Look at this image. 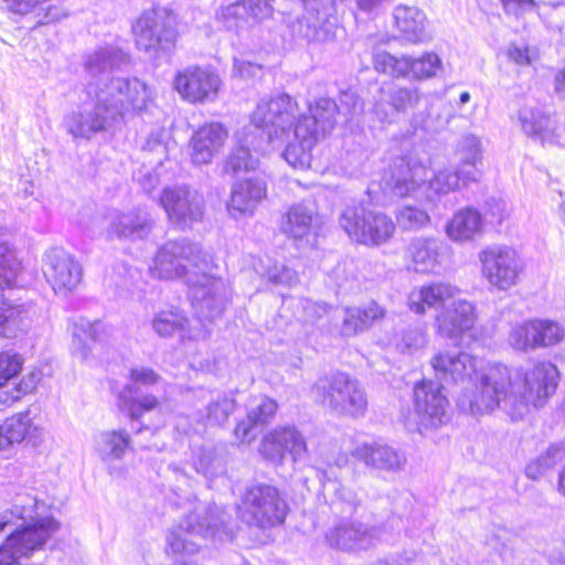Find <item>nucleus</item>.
<instances>
[{
    "label": "nucleus",
    "mask_w": 565,
    "mask_h": 565,
    "mask_svg": "<svg viewBox=\"0 0 565 565\" xmlns=\"http://www.w3.org/2000/svg\"><path fill=\"white\" fill-rule=\"evenodd\" d=\"M436 377L445 384H473L457 401L458 407L475 416L504 412L512 420L523 419L531 407H541L557 387L558 371L550 362L531 370L486 362L462 351L439 352L431 359Z\"/></svg>",
    "instance_id": "nucleus-1"
},
{
    "label": "nucleus",
    "mask_w": 565,
    "mask_h": 565,
    "mask_svg": "<svg viewBox=\"0 0 565 565\" xmlns=\"http://www.w3.org/2000/svg\"><path fill=\"white\" fill-rule=\"evenodd\" d=\"M129 62L128 55L119 49L105 47L88 55L85 70L96 83L87 85V94L95 104L90 109L72 111L64 118L66 131L74 139L90 140L99 132L116 127L128 113L146 108L150 99L148 86L138 78H108L107 74Z\"/></svg>",
    "instance_id": "nucleus-2"
},
{
    "label": "nucleus",
    "mask_w": 565,
    "mask_h": 565,
    "mask_svg": "<svg viewBox=\"0 0 565 565\" xmlns=\"http://www.w3.org/2000/svg\"><path fill=\"white\" fill-rule=\"evenodd\" d=\"M297 110L298 102L294 97L278 94L258 102L250 114V122L265 136L267 148L285 146L282 158L287 163L295 169H307L318 139L298 131Z\"/></svg>",
    "instance_id": "nucleus-3"
},
{
    "label": "nucleus",
    "mask_w": 565,
    "mask_h": 565,
    "mask_svg": "<svg viewBox=\"0 0 565 565\" xmlns=\"http://www.w3.org/2000/svg\"><path fill=\"white\" fill-rule=\"evenodd\" d=\"M45 504L33 497L20 498L10 511L0 513V533L11 523L12 518L26 524L9 535L0 546V565H13L21 557H28L52 537L60 523L52 516H44Z\"/></svg>",
    "instance_id": "nucleus-4"
},
{
    "label": "nucleus",
    "mask_w": 565,
    "mask_h": 565,
    "mask_svg": "<svg viewBox=\"0 0 565 565\" xmlns=\"http://www.w3.org/2000/svg\"><path fill=\"white\" fill-rule=\"evenodd\" d=\"M226 512L207 503H198L194 510L186 514L180 524L170 531L167 537L171 553L175 555H191L198 551L199 544L193 537H211L217 541L233 539L227 526Z\"/></svg>",
    "instance_id": "nucleus-5"
},
{
    "label": "nucleus",
    "mask_w": 565,
    "mask_h": 565,
    "mask_svg": "<svg viewBox=\"0 0 565 565\" xmlns=\"http://www.w3.org/2000/svg\"><path fill=\"white\" fill-rule=\"evenodd\" d=\"M209 255L202 247L188 238L166 242L156 253L149 267L152 277L162 280L183 279L193 271L206 268Z\"/></svg>",
    "instance_id": "nucleus-6"
},
{
    "label": "nucleus",
    "mask_w": 565,
    "mask_h": 565,
    "mask_svg": "<svg viewBox=\"0 0 565 565\" xmlns=\"http://www.w3.org/2000/svg\"><path fill=\"white\" fill-rule=\"evenodd\" d=\"M312 392L320 403L342 415H364L367 398L360 382L347 373L338 372L317 380Z\"/></svg>",
    "instance_id": "nucleus-7"
},
{
    "label": "nucleus",
    "mask_w": 565,
    "mask_h": 565,
    "mask_svg": "<svg viewBox=\"0 0 565 565\" xmlns=\"http://www.w3.org/2000/svg\"><path fill=\"white\" fill-rule=\"evenodd\" d=\"M288 507L277 488L257 483L248 487L238 504L241 519L249 525L260 529L281 524Z\"/></svg>",
    "instance_id": "nucleus-8"
},
{
    "label": "nucleus",
    "mask_w": 565,
    "mask_h": 565,
    "mask_svg": "<svg viewBox=\"0 0 565 565\" xmlns=\"http://www.w3.org/2000/svg\"><path fill=\"white\" fill-rule=\"evenodd\" d=\"M414 411L404 415L411 430H425L445 425L449 420V402L440 384L423 381L414 386Z\"/></svg>",
    "instance_id": "nucleus-9"
},
{
    "label": "nucleus",
    "mask_w": 565,
    "mask_h": 565,
    "mask_svg": "<svg viewBox=\"0 0 565 565\" xmlns=\"http://www.w3.org/2000/svg\"><path fill=\"white\" fill-rule=\"evenodd\" d=\"M339 224L352 241L366 246L381 245L395 232V224L386 214L367 210L363 205L345 206Z\"/></svg>",
    "instance_id": "nucleus-10"
},
{
    "label": "nucleus",
    "mask_w": 565,
    "mask_h": 565,
    "mask_svg": "<svg viewBox=\"0 0 565 565\" xmlns=\"http://www.w3.org/2000/svg\"><path fill=\"white\" fill-rule=\"evenodd\" d=\"M204 269L193 271L185 284L195 317L202 322H212L223 315L228 302L230 288L222 277Z\"/></svg>",
    "instance_id": "nucleus-11"
},
{
    "label": "nucleus",
    "mask_w": 565,
    "mask_h": 565,
    "mask_svg": "<svg viewBox=\"0 0 565 565\" xmlns=\"http://www.w3.org/2000/svg\"><path fill=\"white\" fill-rule=\"evenodd\" d=\"M482 276L500 291L516 286L525 265L520 254L507 245H493L479 253Z\"/></svg>",
    "instance_id": "nucleus-12"
},
{
    "label": "nucleus",
    "mask_w": 565,
    "mask_h": 565,
    "mask_svg": "<svg viewBox=\"0 0 565 565\" xmlns=\"http://www.w3.org/2000/svg\"><path fill=\"white\" fill-rule=\"evenodd\" d=\"M160 204L169 221L182 230L191 227L203 220L205 201L202 193L185 185H173L163 189Z\"/></svg>",
    "instance_id": "nucleus-13"
},
{
    "label": "nucleus",
    "mask_w": 565,
    "mask_h": 565,
    "mask_svg": "<svg viewBox=\"0 0 565 565\" xmlns=\"http://www.w3.org/2000/svg\"><path fill=\"white\" fill-rule=\"evenodd\" d=\"M260 454L268 461L282 465L289 456L294 463L307 459L309 450L305 435L295 425H278L262 439Z\"/></svg>",
    "instance_id": "nucleus-14"
},
{
    "label": "nucleus",
    "mask_w": 565,
    "mask_h": 565,
    "mask_svg": "<svg viewBox=\"0 0 565 565\" xmlns=\"http://www.w3.org/2000/svg\"><path fill=\"white\" fill-rule=\"evenodd\" d=\"M522 131L543 146L565 145V121L556 113L534 103L525 104L518 114Z\"/></svg>",
    "instance_id": "nucleus-15"
},
{
    "label": "nucleus",
    "mask_w": 565,
    "mask_h": 565,
    "mask_svg": "<svg viewBox=\"0 0 565 565\" xmlns=\"http://www.w3.org/2000/svg\"><path fill=\"white\" fill-rule=\"evenodd\" d=\"M222 81L211 67L198 65L179 71L173 78V87L190 103L212 102L216 98Z\"/></svg>",
    "instance_id": "nucleus-16"
},
{
    "label": "nucleus",
    "mask_w": 565,
    "mask_h": 565,
    "mask_svg": "<svg viewBox=\"0 0 565 565\" xmlns=\"http://www.w3.org/2000/svg\"><path fill=\"white\" fill-rule=\"evenodd\" d=\"M476 308L465 299L454 300L436 316L438 333L451 340H458L463 334L476 341L483 340V330L476 326Z\"/></svg>",
    "instance_id": "nucleus-17"
},
{
    "label": "nucleus",
    "mask_w": 565,
    "mask_h": 565,
    "mask_svg": "<svg viewBox=\"0 0 565 565\" xmlns=\"http://www.w3.org/2000/svg\"><path fill=\"white\" fill-rule=\"evenodd\" d=\"M380 527L360 521L345 520L335 524L326 537L329 544L342 551H362L373 547L380 541Z\"/></svg>",
    "instance_id": "nucleus-18"
},
{
    "label": "nucleus",
    "mask_w": 565,
    "mask_h": 565,
    "mask_svg": "<svg viewBox=\"0 0 565 565\" xmlns=\"http://www.w3.org/2000/svg\"><path fill=\"white\" fill-rule=\"evenodd\" d=\"M43 270L55 291L68 292L82 279L81 264L62 248H52L46 253Z\"/></svg>",
    "instance_id": "nucleus-19"
},
{
    "label": "nucleus",
    "mask_w": 565,
    "mask_h": 565,
    "mask_svg": "<svg viewBox=\"0 0 565 565\" xmlns=\"http://www.w3.org/2000/svg\"><path fill=\"white\" fill-rule=\"evenodd\" d=\"M309 114L297 110L296 124L298 131L306 136H313L317 139L330 132L342 117L339 105L331 98H319L309 105Z\"/></svg>",
    "instance_id": "nucleus-20"
},
{
    "label": "nucleus",
    "mask_w": 565,
    "mask_h": 565,
    "mask_svg": "<svg viewBox=\"0 0 565 565\" xmlns=\"http://www.w3.org/2000/svg\"><path fill=\"white\" fill-rule=\"evenodd\" d=\"M274 0H239L222 9L221 15L227 31L243 32L248 26L269 18Z\"/></svg>",
    "instance_id": "nucleus-21"
},
{
    "label": "nucleus",
    "mask_w": 565,
    "mask_h": 565,
    "mask_svg": "<svg viewBox=\"0 0 565 565\" xmlns=\"http://www.w3.org/2000/svg\"><path fill=\"white\" fill-rule=\"evenodd\" d=\"M266 195L267 183L263 178L254 177L237 181L232 186L228 213L235 218L252 216Z\"/></svg>",
    "instance_id": "nucleus-22"
},
{
    "label": "nucleus",
    "mask_w": 565,
    "mask_h": 565,
    "mask_svg": "<svg viewBox=\"0 0 565 565\" xmlns=\"http://www.w3.org/2000/svg\"><path fill=\"white\" fill-rule=\"evenodd\" d=\"M427 170L423 164H411L403 158L394 161L384 177L386 188L396 196L414 195L425 183Z\"/></svg>",
    "instance_id": "nucleus-23"
},
{
    "label": "nucleus",
    "mask_w": 565,
    "mask_h": 565,
    "mask_svg": "<svg viewBox=\"0 0 565 565\" xmlns=\"http://www.w3.org/2000/svg\"><path fill=\"white\" fill-rule=\"evenodd\" d=\"M131 29L134 35H178L185 32L178 15L171 9L159 6L142 11Z\"/></svg>",
    "instance_id": "nucleus-24"
},
{
    "label": "nucleus",
    "mask_w": 565,
    "mask_h": 565,
    "mask_svg": "<svg viewBox=\"0 0 565 565\" xmlns=\"http://www.w3.org/2000/svg\"><path fill=\"white\" fill-rule=\"evenodd\" d=\"M227 137V130L218 122L200 127L190 141L192 162L196 166L211 163L223 148Z\"/></svg>",
    "instance_id": "nucleus-25"
},
{
    "label": "nucleus",
    "mask_w": 565,
    "mask_h": 565,
    "mask_svg": "<svg viewBox=\"0 0 565 565\" xmlns=\"http://www.w3.org/2000/svg\"><path fill=\"white\" fill-rule=\"evenodd\" d=\"M107 217L109 220L107 235L110 238L143 239L152 228L150 216L140 209H134L127 213L113 211Z\"/></svg>",
    "instance_id": "nucleus-26"
},
{
    "label": "nucleus",
    "mask_w": 565,
    "mask_h": 565,
    "mask_svg": "<svg viewBox=\"0 0 565 565\" xmlns=\"http://www.w3.org/2000/svg\"><path fill=\"white\" fill-rule=\"evenodd\" d=\"M266 140L257 139L252 132L243 129L237 134V145L232 149L224 162L226 173H238L253 170L257 166V158L254 153L266 152Z\"/></svg>",
    "instance_id": "nucleus-27"
},
{
    "label": "nucleus",
    "mask_w": 565,
    "mask_h": 565,
    "mask_svg": "<svg viewBox=\"0 0 565 565\" xmlns=\"http://www.w3.org/2000/svg\"><path fill=\"white\" fill-rule=\"evenodd\" d=\"M352 455L366 467L386 472H397L406 465V456L403 452L380 443L362 444Z\"/></svg>",
    "instance_id": "nucleus-28"
},
{
    "label": "nucleus",
    "mask_w": 565,
    "mask_h": 565,
    "mask_svg": "<svg viewBox=\"0 0 565 565\" xmlns=\"http://www.w3.org/2000/svg\"><path fill=\"white\" fill-rule=\"evenodd\" d=\"M459 291L457 286L444 281L424 285L409 294L408 307L418 315L425 313L427 308L444 310L448 306L447 302L456 300Z\"/></svg>",
    "instance_id": "nucleus-29"
},
{
    "label": "nucleus",
    "mask_w": 565,
    "mask_h": 565,
    "mask_svg": "<svg viewBox=\"0 0 565 565\" xmlns=\"http://www.w3.org/2000/svg\"><path fill=\"white\" fill-rule=\"evenodd\" d=\"M278 404L275 399L260 396L254 406H250L246 417L241 419L234 429V437L242 444H250L258 435L257 427L268 424L275 416Z\"/></svg>",
    "instance_id": "nucleus-30"
},
{
    "label": "nucleus",
    "mask_w": 565,
    "mask_h": 565,
    "mask_svg": "<svg viewBox=\"0 0 565 565\" xmlns=\"http://www.w3.org/2000/svg\"><path fill=\"white\" fill-rule=\"evenodd\" d=\"M482 215L473 207L460 209L446 224L447 236L458 243L473 239L482 233Z\"/></svg>",
    "instance_id": "nucleus-31"
},
{
    "label": "nucleus",
    "mask_w": 565,
    "mask_h": 565,
    "mask_svg": "<svg viewBox=\"0 0 565 565\" xmlns=\"http://www.w3.org/2000/svg\"><path fill=\"white\" fill-rule=\"evenodd\" d=\"M72 352L81 359L86 360L90 353L92 342H103L109 337L108 327L100 321L90 322L85 318H78L73 323Z\"/></svg>",
    "instance_id": "nucleus-32"
},
{
    "label": "nucleus",
    "mask_w": 565,
    "mask_h": 565,
    "mask_svg": "<svg viewBox=\"0 0 565 565\" xmlns=\"http://www.w3.org/2000/svg\"><path fill=\"white\" fill-rule=\"evenodd\" d=\"M419 100V90L415 87H383L381 88V99L374 105V111L381 119L385 120L388 117V114L384 110L385 104L397 113H406L415 108Z\"/></svg>",
    "instance_id": "nucleus-33"
},
{
    "label": "nucleus",
    "mask_w": 565,
    "mask_h": 565,
    "mask_svg": "<svg viewBox=\"0 0 565 565\" xmlns=\"http://www.w3.org/2000/svg\"><path fill=\"white\" fill-rule=\"evenodd\" d=\"M385 310L375 301L362 307H352L344 310L341 332L345 337L355 335L371 328L375 322L382 320Z\"/></svg>",
    "instance_id": "nucleus-34"
},
{
    "label": "nucleus",
    "mask_w": 565,
    "mask_h": 565,
    "mask_svg": "<svg viewBox=\"0 0 565 565\" xmlns=\"http://www.w3.org/2000/svg\"><path fill=\"white\" fill-rule=\"evenodd\" d=\"M192 466L207 480L223 477L227 471L225 450L216 446H202L193 451Z\"/></svg>",
    "instance_id": "nucleus-35"
},
{
    "label": "nucleus",
    "mask_w": 565,
    "mask_h": 565,
    "mask_svg": "<svg viewBox=\"0 0 565 565\" xmlns=\"http://www.w3.org/2000/svg\"><path fill=\"white\" fill-rule=\"evenodd\" d=\"M317 212L311 204L292 205L281 221V231L295 241L307 237L313 228Z\"/></svg>",
    "instance_id": "nucleus-36"
},
{
    "label": "nucleus",
    "mask_w": 565,
    "mask_h": 565,
    "mask_svg": "<svg viewBox=\"0 0 565 565\" xmlns=\"http://www.w3.org/2000/svg\"><path fill=\"white\" fill-rule=\"evenodd\" d=\"M441 243L433 237H416L408 247L414 268L418 273L434 271L440 264Z\"/></svg>",
    "instance_id": "nucleus-37"
},
{
    "label": "nucleus",
    "mask_w": 565,
    "mask_h": 565,
    "mask_svg": "<svg viewBox=\"0 0 565 565\" xmlns=\"http://www.w3.org/2000/svg\"><path fill=\"white\" fill-rule=\"evenodd\" d=\"M130 447V436L125 429L104 430L96 437L95 450L103 461L119 460Z\"/></svg>",
    "instance_id": "nucleus-38"
},
{
    "label": "nucleus",
    "mask_w": 565,
    "mask_h": 565,
    "mask_svg": "<svg viewBox=\"0 0 565 565\" xmlns=\"http://www.w3.org/2000/svg\"><path fill=\"white\" fill-rule=\"evenodd\" d=\"M424 63L407 56L396 57L386 52H380L374 57L375 68L393 76L427 75L429 73L424 71Z\"/></svg>",
    "instance_id": "nucleus-39"
},
{
    "label": "nucleus",
    "mask_w": 565,
    "mask_h": 565,
    "mask_svg": "<svg viewBox=\"0 0 565 565\" xmlns=\"http://www.w3.org/2000/svg\"><path fill=\"white\" fill-rule=\"evenodd\" d=\"M188 324V318L177 309L159 310L151 319V329L160 338L183 337Z\"/></svg>",
    "instance_id": "nucleus-40"
},
{
    "label": "nucleus",
    "mask_w": 565,
    "mask_h": 565,
    "mask_svg": "<svg viewBox=\"0 0 565 565\" xmlns=\"http://www.w3.org/2000/svg\"><path fill=\"white\" fill-rule=\"evenodd\" d=\"M158 406L159 401L154 395L139 396L134 386H126L119 394V407L126 411L132 419H139L143 413L151 412Z\"/></svg>",
    "instance_id": "nucleus-41"
},
{
    "label": "nucleus",
    "mask_w": 565,
    "mask_h": 565,
    "mask_svg": "<svg viewBox=\"0 0 565 565\" xmlns=\"http://www.w3.org/2000/svg\"><path fill=\"white\" fill-rule=\"evenodd\" d=\"M394 21L397 30L405 35H418L426 28V15L416 7L397 6Z\"/></svg>",
    "instance_id": "nucleus-42"
},
{
    "label": "nucleus",
    "mask_w": 565,
    "mask_h": 565,
    "mask_svg": "<svg viewBox=\"0 0 565 565\" xmlns=\"http://www.w3.org/2000/svg\"><path fill=\"white\" fill-rule=\"evenodd\" d=\"M459 185L458 175L451 169L445 168L437 171L427 185H425L427 203L435 204L436 200L456 191Z\"/></svg>",
    "instance_id": "nucleus-43"
},
{
    "label": "nucleus",
    "mask_w": 565,
    "mask_h": 565,
    "mask_svg": "<svg viewBox=\"0 0 565 565\" xmlns=\"http://www.w3.org/2000/svg\"><path fill=\"white\" fill-rule=\"evenodd\" d=\"M31 428L32 423L29 414H19L8 418L0 426V449L24 440Z\"/></svg>",
    "instance_id": "nucleus-44"
},
{
    "label": "nucleus",
    "mask_w": 565,
    "mask_h": 565,
    "mask_svg": "<svg viewBox=\"0 0 565 565\" xmlns=\"http://www.w3.org/2000/svg\"><path fill=\"white\" fill-rule=\"evenodd\" d=\"M255 267L260 275L274 285L292 286L298 281L295 270L285 265H279L270 258L260 259Z\"/></svg>",
    "instance_id": "nucleus-45"
},
{
    "label": "nucleus",
    "mask_w": 565,
    "mask_h": 565,
    "mask_svg": "<svg viewBox=\"0 0 565 565\" xmlns=\"http://www.w3.org/2000/svg\"><path fill=\"white\" fill-rule=\"evenodd\" d=\"M539 332L535 321L529 320L512 328L509 334L510 345L518 351H530L539 348Z\"/></svg>",
    "instance_id": "nucleus-46"
},
{
    "label": "nucleus",
    "mask_w": 565,
    "mask_h": 565,
    "mask_svg": "<svg viewBox=\"0 0 565 565\" xmlns=\"http://www.w3.org/2000/svg\"><path fill=\"white\" fill-rule=\"evenodd\" d=\"M19 263L14 254L3 244H0V289L15 285Z\"/></svg>",
    "instance_id": "nucleus-47"
},
{
    "label": "nucleus",
    "mask_w": 565,
    "mask_h": 565,
    "mask_svg": "<svg viewBox=\"0 0 565 565\" xmlns=\"http://www.w3.org/2000/svg\"><path fill=\"white\" fill-rule=\"evenodd\" d=\"M398 225L404 230H418L430 222L426 210L413 205H404L396 214Z\"/></svg>",
    "instance_id": "nucleus-48"
},
{
    "label": "nucleus",
    "mask_w": 565,
    "mask_h": 565,
    "mask_svg": "<svg viewBox=\"0 0 565 565\" xmlns=\"http://www.w3.org/2000/svg\"><path fill=\"white\" fill-rule=\"evenodd\" d=\"M235 409L232 397L221 396L206 406V422L210 425H223Z\"/></svg>",
    "instance_id": "nucleus-49"
},
{
    "label": "nucleus",
    "mask_w": 565,
    "mask_h": 565,
    "mask_svg": "<svg viewBox=\"0 0 565 565\" xmlns=\"http://www.w3.org/2000/svg\"><path fill=\"white\" fill-rule=\"evenodd\" d=\"M537 329L539 348L555 345L563 341L565 331L561 324L551 320H534Z\"/></svg>",
    "instance_id": "nucleus-50"
},
{
    "label": "nucleus",
    "mask_w": 565,
    "mask_h": 565,
    "mask_svg": "<svg viewBox=\"0 0 565 565\" xmlns=\"http://www.w3.org/2000/svg\"><path fill=\"white\" fill-rule=\"evenodd\" d=\"M456 154L460 162L482 166L481 143L473 135H467L460 139Z\"/></svg>",
    "instance_id": "nucleus-51"
},
{
    "label": "nucleus",
    "mask_w": 565,
    "mask_h": 565,
    "mask_svg": "<svg viewBox=\"0 0 565 565\" xmlns=\"http://www.w3.org/2000/svg\"><path fill=\"white\" fill-rule=\"evenodd\" d=\"M3 319L7 332H13L25 326L24 321L29 317V308L22 303L3 302Z\"/></svg>",
    "instance_id": "nucleus-52"
},
{
    "label": "nucleus",
    "mask_w": 565,
    "mask_h": 565,
    "mask_svg": "<svg viewBox=\"0 0 565 565\" xmlns=\"http://www.w3.org/2000/svg\"><path fill=\"white\" fill-rule=\"evenodd\" d=\"M508 56L519 65H530L533 61L539 58L540 52L535 46H530L521 42L513 43L508 49Z\"/></svg>",
    "instance_id": "nucleus-53"
},
{
    "label": "nucleus",
    "mask_w": 565,
    "mask_h": 565,
    "mask_svg": "<svg viewBox=\"0 0 565 565\" xmlns=\"http://www.w3.org/2000/svg\"><path fill=\"white\" fill-rule=\"evenodd\" d=\"M22 367V359L18 354L0 353V386L14 377Z\"/></svg>",
    "instance_id": "nucleus-54"
},
{
    "label": "nucleus",
    "mask_w": 565,
    "mask_h": 565,
    "mask_svg": "<svg viewBox=\"0 0 565 565\" xmlns=\"http://www.w3.org/2000/svg\"><path fill=\"white\" fill-rule=\"evenodd\" d=\"M137 46L143 49L150 58H160L163 49L174 45L172 38H137Z\"/></svg>",
    "instance_id": "nucleus-55"
},
{
    "label": "nucleus",
    "mask_w": 565,
    "mask_h": 565,
    "mask_svg": "<svg viewBox=\"0 0 565 565\" xmlns=\"http://www.w3.org/2000/svg\"><path fill=\"white\" fill-rule=\"evenodd\" d=\"M426 344V335L422 328L411 327L403 331L398 347L402 351L413 352Z\"/></svg>",
    "instance_id": "nucleus-56"
},
{
    "label": "nucleus",
    "mask_w": 565,
    "mask_h": 565,
    "mask_svg": "<svg viewBox=\"0 0 565 565\" xmlns=\"http://www.w3.org/2000/svg\"><path fill=\"white\" fill-rule=\"evenodd\" d=\"M454 171L458 175L459 183L463 185L478 182L482 177V166L469 162L458 161L457 168Z\"/></svg>",
    "instance_id": "nucleus-57"
},
{
    "label": "nucleus",
    "mask_w": 565,
    "mask_h": 565,
    "mask_svg": "<svg viewBox=\"0 0 565 565\" xmlns=\"http://www.w3.org/2000/svg\"><path fill=\"white\" fill-rule=\"evenodd\" d=\"M341 115L345 121L353 118L354 114L362 110V103L352 92H344L340 96Z\"/></svg>",
    "instance_id": "nucleus-58"
},
{
    "label": "nucleus",
    "mask_w": 565,
    "mask_h": 565,
    "mask_svg": "<svg viewBox=\"0 0 565 565\" xmlns=\"http://www.w3.org/2000/svg\"><path fill=\"white\" fill-rule=\"evenodd\" d=\"M159 379L160 376L150 367H134L130 371V380L132 381V384L129 386L137 388L136 385L138 384L143 386L153 385L159 381Z\"/></svg>",
    "instance_id": "nucleus-59"
},
{
    "label": "nucleus",
    "mask_w": 565,
    "mask_h": 565,
    "mask_svg": "<svg viewBox=\"0 0 565 565\" xmlns=\"http://www.w3.org/2000/svg\"><path fill=\"white\" fill-rule=\"evenodd\" d=\"M501 3L508 14L515 17L535 9L534 0H501Z\"/></svg>",
    "instance_id": "nucleus-60"
},
{
    "label": "nucleus",
    "mask_w": 565,
    "mask_h": 565,
    "mask_svg": "<svg viewBox=\"0 0 565 565\" xmlns=\"http://www.w3.org/2000/svg\"><path fill=\"white\" fill-rule=\"evenodd\" d=\"M262 65L250 61L239 60L234 57L233 73L242 78H249L257 75Z\"/></svg>",
    "instance_id": "nucleus-61"
},
{
    "label": "nucleus",
    "mask_w": 565,
    "mask_h": 565,
    "mask_svg": "<svg viewBox=\"0 0 565 565\" xmlns=\"http://www.w3.org/2000/svg\"><path fill=\"white\" fill-rule=\"evenodd\" d=\"M550 469H552V466L546 461L543 454H541L526 465L525 475L532 480H537Z\"/></svg>",
    "instance_id": "nucleus-62"
},
{
    "label": "nucleus",
    "mask_w": 565,
    "mask_h": 565,
    "mask_svg": "<svg viewBox=\"0 0 565 565\" xmlns=\"http://www.w3.org/2000/svg\"><path fill=\"white\" fill-rule=\"evenodd\" d=\"M414 61H424L423 68L428 72L427 75H413L415 78H429L437 75V72L441 68V61L438 55L434 53H426L420 57L414 58Z\"/></svg>",
    "instance_id": "nucleus-63"
},
{
    "label": "nucleus",
    "mask_w": 565,
    "mask_h": 565,
    "mask_svg": "<svg viewBox=\"0 0 565 565\" xmlns=\"http://www.w3.org/2000/svg\"><path fill=\"white\" fill-rule=\"evenodd\" d=\"M544 458L553 467L565 459V441L551 445L544 452Z\"/></svg>",
    "instance_id": "nucleus-64"
}]
</instances>
